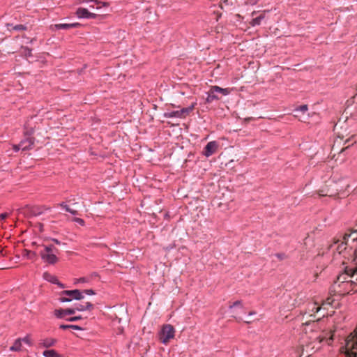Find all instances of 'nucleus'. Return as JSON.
<instances>
[{"label": "nucleus", "instance_id": "nucleus-6", "mask_svg": "<svg viewBox=\"0 0 357 357\" xmlns=\"http://www.w3.org/2000/svg\"><path fill=\"white\" fill-rule=\"evenodd\" d=\"M61 296H61L59 298V301L63 303V302H70L72 301L73 298L76 299V300H82L84 298L82 292L78 289L65 290V291H63L61 293Z\"/></svg>", "mask_w": 357, "mask_h": 357}, {"label": "nucleus", "instance_id": "nucleus-31", "mask_svg": "<svg viewBox=\"0 0 357 357\" xmlns=\"http://www.w3.org/2000/svg\"><path fill=\"white\" fill-rule=\"evenodd\" d=\"M73 221L77 222V223H78V224H79V225H82V226L84 225V220L82 219V218H75L73 219Z\"/></svg>", "mask_w": 357, "mask_h": 357}, {"label": "nucleus", "instance_id": "nucleus-34", "mask_svg": "<svg viewBox=\"0 0 357 357\" xmlns=\"http://www.w3.org/2000/svg\"><path fill=\"white\" fill-rule=\"evenodd\" d=\"M88 282V280L86 278H80L79 279H76L75 283H79V282Z\"/></svg>", "mask_w": 357, "mask_h": 357}, {"label": "nucleus", "instance_id": "nucleus-38", "mask_svg": "<svg viewBox=\"0 0 357 357\" xmlns=\"http://www.w3.org/2000/svg\"><path fill=\"white\" fill-rule=\"evenodd\" d=\"M333 302V299H332L331 298H328L324 301V303H323V305H326V304L331 305Z\"/></svg>", "mask_w": 357, "mask_h": 357}, {"label": "nucleus", "instance_id": "nucleus-25", "mask_svg": "<svg viewBox=\"0 0 357 357\" xmlns=\"http://www.w3.org/2000/svg\"><path fill=\"white\" fill-rule=\"evenodd\" d=\"M337 137L340 139H343L344 137H348V138L346 139V141L344 142V144H348L351 141V138L354 137V135H351V136H349V134L344 135L343 133L338 132Z\"/></svg>", "mask_w": 357, "mask_h": 357}, {"label": "nucleus", "instance_id": "nucleus-11", "mask_svg": "<svg viewBox=\"0 0 357 357\" xmlns=\"http://www.w3.org/2000/svg\"><path fill=\"white\" fill-rule=\"evenodd\" d=\"M75 313V309L67 308L65 310L58 309L55 310L54 314L58 318H63L64 316L68 314H73Z\"/></svg>", "mask_w": 357, "mask_h": 357}, {"label": "nucleus", "instance_id": "nucleus-35", "mask_svg": "<svg viewBox=\"0 0 357 357\" xmlns=\"http://www.w3.org/2000/svg\"><path fill=\"white\" fill-rule=\"evenodd\" d=\"M59 206L61 207H62L63 208H64L67 212L70 211V208L68 205L65 204L64 203L60 204Z\"/></svg>", "mask_w": 357, "mask_h": 357}, {"label": "nucleus", "instance_id": "nucleus-20", "mask_svg": "<svg viewBox=\"0 0 357 357\" xmlns=\"http://www.w3.org/2000/svg\"><path fill=\"white\" fill-rule=\"evenodd\" d=\"M56 342V340L52 338H47L42 340L41 344L46 348L53 346Z\"/></svg>", "mask_w": 357, "mask_h": 357}, {"label": "nucleus", "instance_id": "nucleus-36", "mask_svg": "<svg viewBox=\"0 0 357 357\" xmlns=\"http://www.w3.org/2000/svg\"><path fill=\"white\" fill-rule=\"evenodd\" d=\"M83 293H85L88 295H94L95 294V292L92 289H86L84 291H82V294Z\"/></svg>", "mask_w": 357, "mask_h": 357}, {"label": "nucleus", "instance_id": "nucleus-37", "mask_svg": "<svg viewBox=\"0 0 357 357\" xmlns=\"http://www.w3.org/2000/svg\"><path fill=\"white\" fill-rule=\"evenodd\" d=\"M81 319H82V317L80 316H77V317H70L68 320L69 321H76L79 320Z\"/></svg>", "mask_w": 357, "mask_h": 357}, {"label": "nucleus", "instance_id": "nucleus-50", "mask_svg": "<svg viewBox=\"0 0 357 357\" xmlns=\"http://www.w3.org/2000/svg\"><path fill=\"white\" fill-rule=\"evenodd\" d=\"M350 284V285H352L353 284V282H351L350 283L349 282H347L346 284Z\"/></svg>", "mask_w": 357, "mask_h": 357}, {"label": "nucleus", "instance_id": "nucleus-15", "mask_svg": "<svg viewBox=\"0 0 357 357\" xmlns=\"http://www.w3.org/2000/svg\"><path fill=\"white\" fill-rule=\"evenodd\" d=\"M75 311H84V310H91L93 309V305L90 302H86L84 305L78 304L74 308Z\"/></svg>", "mask_w": 357, "mask_h": 357}, {"label": "nucleus", "instance_id": "nucleus-9", "mask_svg": "<svg viewBox=\"0 0 357 357\" xmlns=\"http://www.w3.org/2000/svg\"><path fill=\"white\" fill-rule=\"evenodd\" d=\"M346 347L348 352H355L357 354V335L347 340Z\"/></svg>", "mask_w": 357, "mask_h": 357}, {"label": "nucleus", "instance_id": "nucleus-45", "mask_svg": "<svg viewBox=\"0 0 357 357\" xmlns=\"http://www.w3.org/2000/svg\"><path fill=\"white\" fill-rule=\"evenodd\" d=\"M91 1H96V2H97L96 0H79L80 3H82V2H91Z\"/></svg>", "mask_w": 357, "mask_h": 357}, {"label": "nucleus", "instance_id": "nucleus-40", "mask_svg": "<svg viewBox=\"0 0 357 357\" xmlns=\"http://www.w3.org/2000/svg\"><path fill=\"white\" fill-rule=\"evenodd\" d=\"M13 149H14L15 151H19L20 149H21L20 143L18 145H14V146H13Z\"/></svg>", "mask_w": 357, "mask_h": 357}, {"label": "nucleus", "instance_id": "nucleus-5", "mask_svg": "<svg viewBox=\"0 0 357 357\" xmlns=\"http://www.w3.org/2000/svg\"><path fill=\"white\" fill-rule=\"evenodd\" d=\"M338 191L337 183L331 181L320 189L318 193L319 196L334 197L338 194Z\"/></svg>", "mask_w": 357, "mask_h": 357}, {"label": "nucleus", "instance_id": "nucleus-46", "mask_svg": "<svg viewBox=\"0 0 357 357\" xmlns=\"http://www.w3.org/2000/svg\"><path fill=\"white\" fill-rule=\"evenodd\" d=\"M52 241L54 242L57 245H60V241H59L57 239H52Z\"/></svg>", "mask_w": 357, "mask_h": 357}, {"label": "nucleus", "instance_id": "nucleus-55", "mask_svg": "<svg viewBox=\"0 0 357 357\" xmlns=\"http://www.w3.org/2000/svg\"><path fill=\"white\" fill-rule=\"evenodd\" d=\"M245 322H246V323H248V324H249V323H250L251 321H246Z\"/></svg>", "mask_w": 357, "mask_h": 357}, {"label": "nucleus", "instance_id": "nucleus-2", "mask_svg": "<svg viewBox=\"0 0 357 357\" xmlns=\"http://www.w3.org/2000/svg\"><path fill=\"white\" fill-rule=\"evenodd\" d=\"M306 337L303 336L302 337V341L300 345L296 349V354L298 357H309L313 353L315 352L316 350L319 349L318 344L321 342V340L317 341L318 337L314 338L313 341L307 342L306 340Z\"/></svg>", "mask_w": 357, "mask_h": 357}, {"label": "nucleus", "instance_id": "nucleus-17", "mask_svg": "<svg viewBox=\"0 0 357 357\" xmlns=\"http://www.w3.org/2000/svg\"><path fill=\"white\" fill-rule=\"evenodd\" d=\"M79 26V23H73V24H58L55 25V27L57 29H68L70 28H74Z\"/></svg>", "mask_w": 357, "mask_h": 357}, {"label": "nucleus", "instance_id": "nucleus-29", "mask_svg": "<svg viewBox=\"0 0 357 357\" xmlns=\"http://www.w3.org/2000/svg\"><path fill=\"white\" fill-rule=\"evenodd\" d=\"M33 133V129L31 128L30 129H28L26 126H25L24 128V134L25 135L30 136Z\"/></svg>", "mask_w": 357, "mask_h": 357}, {"label": "nucleus", "instance_id": "nucleus-19", "mask_svg": "<svg viewBox=\"0 0 357 357\" xmlns=\"http://www.w3.org/2000/svg\"><path fill=\"white\" fill-rule=\"evenodd\" d=\"M22 348V340L17 339L13 346L10 347V350L13 351H19Z\"/></svg>", "mask_w": 357, "mask_h": 357}, {"label": "nucleus", "instance_id": "nucleus-24", "mask_svg": "<svg viewBox=\"0 0 357 357\" xmlns=\"http://www.w3.org/2000/svg\"><path fill=\"white\" fill-rule=\"evenodd\" d=\"M217 99H218V97L217 96V95L214 92H212V90L210 89V91L208 92V96L206 99L207 102H211L213 100H217Z\"/></svg>", "mask_w": 357, "mask_h": 357}, {"label": "nucleus", "instance_id": "nucleus-52", "mask_svg": "<svg viewBox=\"0 0 357 357\" xmlns=\"http://www.w3.org/2000/svg\"><path fill=\"white\" fill-rule=\"evenodd\" d=\"M256 314V312H250V314Z\"/></svg>", "mask_w": 357, "mask_h": 357}, {"label": "nucleus", "instance_id": "nucleus-42", "mask_svg": "<svg viewBox=\"0 0 357 357\" xmlns=\"http://www.w3.org/2000/svg\"><path fill=\"white\" fill-rule=\"evenodd\" d=\"M27 257L31 258L33 256H35L36 254L34 252H31L30 251H27Z\"/></svg>", "mask_w": 357, "mask_h": 357}, {"label": "nucleus", "instance_id": "nucleus-33", "mask_svg": "<svg viewBox=\"0 0 357 357\" xmlns=\"http://www.w3.org/2000/svg\"><path fill=\"white\" fill-rule=\"evenodd\" d=\"M21 340H22V341H23L24 342H25L27 344H29V345L31 344V339L29 335L26 336L25 337H24L23 339H21Z\"/></svg>", "mask_w": 357, "mask_h": 357}, {"label": "nucleus", "instance_id": "nucleus-51", "mask_svg": "<svg viewBox=\"0 0 357 357\" xmlns=\"http://www.w3.org/2000/svg\"><path fill=\"white\" fill-rule=\"evenodd\" d=\"M319 310H320V307H317V308H316V312H317Z\"/></svg>", "mask_w": 357, "mask_h": 357}, {"label": "nucleus", "instance_id": "nucleus-44", "mask_svg": "<svg viewBox=\"0 0 357 357\" xmlns=\"http://www.w3.org/2000/svg\"><path fill=\"white\" fill-rule=\"evenodd\" d=\"M68 212L70 213L73 215H77V211L76 210H73L71 208H70V211H68Z\"/></svg>", "mask_w": 357, "mask_h": 357}, {"label": "nucleus", "instance_id": "nucleus-32", "mask_svg": "<svg viewBox=\"0 0 357 357\" xmlns=\"http://www.w3.org/2000/svg\"><path fill=\"white\" fill-rule=\"evenodd\" d=\"M345 280H346V278L345 276L342 274V275H340L337 278V280L338 282H340L342 283H344L345 282Z\"/></svg>", "mask_w": 357, "mask_h": 357}, {"label": "nucleus", "instance_id": "nucleus-21", "mask_svg": "<svg viewBox=\"0 0 357 357\" xmlns=\"http://www.w3.org/2000/svg\"><path fill=\"white\" fill-rule=\"evenodd\" d=\"M43 356L45 357H61V356L55 350L53 349L44 351Z\"/></svg>", "mask_w": 357, "mask_h": 357}, {"label": "nucleus", "instance_id": "nucleus-12", "mask_svg": "<svg viewBox=\"0 0 357 357\" xmlns=\"http://www.w3.org/2000/svg\"><path fill=\"white\" fill-rule=\"evenodd\" d=\"M34 139L32 137H27L25 140H23L20 142L21 149L22 151H27L32 148L33 145Z\"/></svg>", "mask_w": 357, "mask_h": 357}, {"label": "nucleus", "instance_id": "nucleus-4", "mask_svg": "<svg viewBox=\"0 0 357 357\" xmlns=\"http://www.w3.org/2000/svg\"><path fill=\"white\" fill-rule=\"evenodd\" d=\"M57 252L58 250L52 246H45L44 249L40 251V255L44 261L49 264H54L58 260L56 256Z\"/></svg>", "mask_w": 357, "mask_h": 357}, {"label": "nucleus", "instance_id": "nucleus-7", "mask_svg": "<svg viewBox=\"0 0 357 357\" xmlns=\"http://www.w3.org/2000/svg\"><path fill=\"white\" fill-rule=\"evenodd\" d=\"M218 149V143L215 141L208 142L204 147L203 153L206 157H209L216 153Z\"/></svg>", "mask_w": 357, "mask_h": 357}, {"label": "nucleus", "instance_id": "nucleus-48", "mask_svg": "<svg viewBox=\"0 0 357 357\" xmlns=\"http://www.w3.org/2000/svg\"><path fill=\"white\" fill-rule=\"evenodd\" d=\"M310 322V321H307L306 323L303 324V326H307V325H309Z\"/></svg>", "mask_w": 357, "mask_h": 357}, {"label": "nucleus", "instance_id": "nucleus-30", "mask_svg": "<svg viewBox=\"0 0 357 357\" xmlns=\"http://www.w3.org/2000/svg\"><path fill=\"white\" fill-rule=\"evenodd\" d=\"M236 306L242 307V302L241 301H235L234 303H233V304L229 305V307L232 308Z\"/></svg>", "mask_w": 357, "mask_h": 357}, {"label": "nucleus", "instance_id": "nucleus-18", "mask_svg": "<svg viewBox=\"0 0 357 357\" xmlns=\"http://www.w3.org/2000/svg\"><path fill=\"white\" fill-rule=\"evenodd\" d=\"M211 90H212V92H214L215 94L217 93H220L224 96H226L229 93V91L227 89H222L218 86H213L211 88Z\"/></svg>", "mask_w": 357, "mask_h": 357}, {"label": "nucleus", "instance_id": "nucleus-8", "mask_svg": "<svg viewBox=\"0 0 357 357\" xmlns=\"http://www.w3.org/2000/svg\"><path fill=\"white\" fill-rule=\"evenodd\" d=\"M76 15L79 18L94 19L97 15L89 12L86 8H79L76 11Z\"/></svg>", "mask_w": 357, "mask_h": 357}, {"label": "nucleus", "instance_id": "nucleus-47", "mask_svg": "<svg viewBox=\"0 0 357 357\" xmlns=\"http://www.w3.org/2000/svg\"><path fill=\"white\" fill-rule=\"evenodd\" d=\"M349 146H350V144H349L347 146H345L344 148H342V149H341V151H340V152H343L346 149L349 148Z\"/></svg>", "mask_w": 357, "mask_h": 357}, {"label": "nucleus", "instance_id": "nucleus-27", "mask_svg": "<svg viewBox=\"0 0 357 357\" xmlns=\"http://www.w3.org/2000/svg\"><path fill=\"white\" fill-rule=\"evenodd\" d=\"M60 328L61 329H67V328H73V329H76V330H80L81 328L78 326H76V325H64V324H62L60 326Z\"/></svg>", "mask_w": 357, "mask_h": 357}, {"label": "nucleus", "instance_id": "nucleus-1", "mask_svg": "<svg viewBox=\"0 0 357 357\" xmlns=\"http://www.w3.org/2000/svg\"><path fill=\"white\" fill-rule=\"evenodd\" d=\"M351 236V233H346L342 236V240L334 238L333 243L329 246V249H332L333 252H334V259H344L342 261V264H347L345 259H347V260L349 261L351 257L355 254V251L351 248L348 250L347 247V242Z\"/></svg>", "mask_w": 357, "mask_h": 357}, {"label": "nucleus", "instance_id": "nucleus-23", "mask_svg": "<svg viewBox=\"0 0 357 357\" xmlns=\"http://www.w3.org/2000/svg\"><path fill=\"white\" fill-rule=\"evenodd\" d=\"M265 17V14L261 13L258 17L253 18L252 20V22H250L252 26H257L260 24L261 20H263Z\"/></svg>", "mask_w": 357, "mask_h": 357}, {"label": "nucleus", "instance_id": "nucleus-22", "mask_svg": "<svg viewBox=\"0 0 357 357\" xmlns=\"http://www.w3.org/2000/svg\"><path fill=\"white\" fill-rule=\"evenodd\" d=\"M165 116H166L167 118H175V117L182 118L181 113L180 110L172 111L170 112L165 113Z\"/></svg>", "mask_w": 357, "mask_h": 357}, {"label": "nucleus", "instance_id": "nucleus-28", "mask_svg": "<svg viewBox=\"0 0 357 357\" xmlns=\"http://www.w3.org/2000/svg\"><path fill=\"white\" fill-rule=\"evenodd\" d=\"M307 110V105H303L300 106L298 109H296L295 110V112H305Z\"/></svg>", "mask_w": 357, "mask_h": 357}, {"label": "nucleus", "instance_id": "nucleus-26", "mask_svg": "<svg viewBox=\"0 0 357 357\" xmlns=\"http://www.w3.org/2000/svg\"><path fill=\"white\" fill-rule=\"evenodd\" d=\"M193 107L183 108L181 109L182 118H185L190 112H192Z\"/></svg>", "mask_w": 357, "mask_h": 357}, {"label": "nucleus", "instance_id": "nucleus-10", "mask_svg": "<svg viewBox=\"0 0 357 357\" xmlns=\"http://www.w3.org/2000/svg\"><path fill=\"white\" fill-rule=\"evenodd\" d=\"M350 259L351 260V262L355 265V267L350 268L347 266L344 269V272L347 275L351 277L355 274H357V256L353 255Z\"/></svg>", "mask_w": 357, "mask_h": 357}, {"label": "nucleus", "instance_id": "nucleus-14", "mask_svg": "<svg viewBox=\"0 0 357 357\" xmlns=\"http://www.w3.org/2000/svg\"><path fill=\"white\" fill-rule=\"evenodd\" d=\"M50 210V208L43 206H34L31 209V215L38 216L43 214L45 211Z\"/></svg>", "mask_w": 357, "mask_h": 357}, {"label": "nucleus", "instance_id": "nucleus-13", "mask_svg": "<svg viewBox=\"0 0 357 357\" xmlns=\"http://www.w3.org/2000/svg\"><path fill=\"white\" fill-rule=\"evenodd\" d=\"M43 278L47 280L53 284H58L60 287L63 288L64 286L63 284L60 283L57 279V278L53 275H51L48 273H45L43 274Z\"/></svg>", "mask_w": 357, "mask_h": 357}, {"label": "nucleus", "instance_id": "nucleus-49", "mask_svg": "<svg viewBox=\"0 0 357 357\" xmlns=\"http://www.w3.org/2000/svg\"><path fill=\"white\" fill-rule=\"evenodd\" d=\"M1 255H3V250H2V249H1V250H0V256H1Z\"/></svg>", "mask_w": 357, "mask_h": 357}, {"label": "nucleus", "instance_id": "nucleus-43", "mask_svg": "<svg viewBox=\"0 0 357 357\" xmlns=\"http://www.w3.org/2000/svg\"><path fill=\"white\" fill-rule=\"evenodd\" d=\"M25 50L27 52H26V54L30 56L31 54V50L29 48H25Z\"/></svg>", "mask_w": 357, "mask_h": 357}, {"label": "nucleus", "instance_id": "nucleus-54", "mask_svg": "<svg viewBox=\"0 0 357 357\" xmlns=\"http://www.w3.org/2000/svg\"><path fill=\"white\" fill-rule=\"evenodd\" d=\"M278 257H280V259H282V256H280V255H278Z\"/></svg>", "mask_w": 357, "mask_h": 357}, {"label": "nucleus", "instance_id": "nucleus-53", "mask_svg": "<svg viewBox=\"0 0 357 357\" xmlns=\"http://www.w3.org/2000/svg\"><path fill=\"white\" fill-rule=\"evenodd\" d=\"M333 340V336H331L329 339L330 341H331Z\"/></svg>", "mask_w": 357, "mask_h": 357}, {"label": "nucleus", "instance_id": "nucleus-39", "mask_svg": "<svg viewBox=\"0 0 357 357\" xmlns=\"http://www.w3.org/2000/svg\"><path fill=\"white\" fill-rule=\"evenodd\" d=\"M347 357H357V355L356 354H355V352H353V353H349V352H347Z\"/></svg>", "mask_w": 357, "mask_h": 357}, {"label": "nucleus", "instance_id": "nucleus-16", "mask_svg": "<svg viewBox=\"0 0 357 357\" xmlns=\"http://www.w3.org/2000/svg\"><path fill=\"white\" fill-rule=\"evenodd\" d=\"M6 26L8 27V29L11 31H21L26 30L27 27L25 25L23 24H17V25H13L12 24H7Z\"/></svg>", "mask_w": 357, "mask_h": 357}, {"label": "nucleus", "instance_id": "nucleus-3", "mask_svg": "<svg viewBox=\"0 0 357 357\" xmlns=\"http://www.w3.org/2000/svg\"><path fill=\"white\" fill-rule=\"evenodd\" d=\"M158 335L160 341L167 344L171 340L174 338L175 329L174 326L170 324H165L162 326Z\"/></svg>", "mask_w": 357, "mask_h": 357}, {"label": "nucleus", "instance_id": "nucleus-41", "mask_svg": "<svg viewBox=\"0 0 357 357\" xmlns=\"http://www.w3.org/2000/svg\"><path fill=\"white\" fill-rule=\"evenodd\" d=\"M8 216L7 213H2L0 215V221L4 220Z\"/></svg>", "mask_w": 357, "mask_h": 357}]
</instances>
